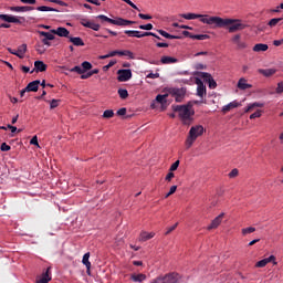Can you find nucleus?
I'll return each mask as SVG.
<instances>
[{"instance_id":"obj_11","label":"nucleus","mask_w":283,"mask_h":283,"mask_svg":"<svg viewBox=\"0 0 283 283\" xmlns=\"http://www.w3.org/2000/svg\"><path fill=\"white\" fill-rule=\"evenodd\" d=\"M224 218V212L220 213L217 218H214L210 226H208V231H211V229H218L220 224H222V219Z\"/></svg>"},{"instance_id":"obj_59","label":"nucleus","mask_w":283,"mask_h":283,"mask_svg":"<svg viewBox=\"0 0 283 283\" xmlns=\"http://www.w3.org/2000/svg\"><path fill=\"white\" fill-rule=\"evenodd\" d=\"M147 78H160V73H149Z\"/></svg>"},{"instance_id":"obj_57","label":"nucleus","mask_w":283,"mask_h":283,"mask_svg":"<svg viewBox=\"0 0 283 283\" xmlns=\"http://www.w3.org/2000/svg\"><path fill=\"white\" fill-rule=\"evenodd\" d=\"M90 24H91L90 20H86V19L81 20V25H83L84 28H90Z\"/></svg>"},{"instance_id":"obj_13","label":"nucleus","mask_w":283,"mask_h":283,"mask_svg":"<svg viewBox=\"0 0 283 283\" xmlns=\"http://www.w3.org/2000/svg\"><path fill=\"white\" fill-rule=\"evenodd\" d=\"M124 33H126L127 36H135L136 39H143L144 36H149L151 34V32L140 33V31L134 30H125Z\"/></svg>"},{"instance_id":"obj_1","label":"nucleus","mask_w":283,"mask_h":283,"mask_svg":"<svg viewBox=\"0 0 283 283\" xmlns=\"http://www.w3.org/2000/svg\"><path fill=\"white\" fill-rule=\"evenodd\" d=\"M180 17L182 19H187V21L199 19L201 23H206V25H213V28H226L228 29L229 34H233L234 32H242V30H247L248 28V25L240 19H224L220 17H211L208 14L197 13H184L180 14Z\"/></svg>"},{"instance_id":"obj_37","label":"nucleus","mask_w":283,"mask_h":283,"mask_svg":"<svg viewBox=\"0 0 283 283\" xmlns=\"http://www.w3.org/2000/svg\"><path fill=\"white\" fill-rule=\"evenodd\" d=\"M254 107H264V104L262 103H253V104H250L247 108H245V113H249L251 112L252 109H254Z\"/></svg>"},{"instance_id":"obj_46","label":"nucleus","mask_w":283,"mask_h":283,"mask_svg":"<svg viewBox=\"0 0 283 283\" xmlns=\"http://www.w3.org/2000/svg\"><path fill=\"white\" fill-rule=\"evenodd\" d=\"M88 28L91 30H94L95 32H98V30H101V24H96L94 22H91V24L88 25Z\"/></svg>"},{"instance_id":"obj_22","label":"nucleus","mask_w":283,"mask_h":283,"mask_svg":"<svg viewBox=\"0 0 283 283\" xmlns=\"http://www.w3.org/2000/svg\"><path fill=\"white\" fill-rule=\"evenodd\" d=\"M34 70L35 72H45L48 70V65L43 63V61H35Z\"/></svg>"},{"instance_id":"obj_47","label":"nucleus","mask_w":283,"mask_h":283,"mask_svg":"<svg viewBox=\"0 0 283 283\" xmlns=\"http://www.w3.org/2000/svg\"><path fill=\"white\" fill-rule=\"evenodd\" d=\"M139 30H154V24H151V23L142 24V25H139Z\"/></svg>"},{"instance_id":"obj_41","label":"nucleus","mask_w":283,"mask_h":283,"mask_svg":"<svg viewBox=\"0 0 283 283\" xmlns=\"http://www.w3.org/2000/svg\"><path fill=\"white\" fill-rule=\"evenodd\" d=\"M103 118H114V111L113 109H106L103 113Z\"/></svg>"},{"instance_id":"obj_63","label":"nucleus","mask_w":283,"mask_h":283,"mask_svg":"<svg viewBox=\"0 0 283 283\" xmlns=\"http://www.w3.org/2000/svg\"><path fill=\"white\" fill-rule=\"evenodd\" d=\"M175 174L172 172V171H170L167 176H166V180L168 181V182H171V179L172 178H175Z\"/></svg>"},{"instance_id":"obj_12","label":"nucleus","mask_w":283,"mask_h":283,"mask_svg":"<svg viewBox=\"0 0 283 283\" xmlns=\"http://www.w3.org/2000/svg\"><path fill=\"white\" fill-rule=\"evenodd\" d=\"M196 84L197 86V95L200 96V98H202L203 96L207 95V86H205V84L202 83V81L200 78L196 80Z\"/></svg>"},{"instance_id":"obj_23","label":"nucleus","mask_w":283,"mask_h":283,"mask_svg":"<svg viewBox=\"0 0 283 283\" xmlns=\"http://www.w3.org/2000/svg\"><path fill=\"white\" fill-rule=\"evenodd\" d=\"M259 74H262L263 76H273L277 71L275 69H259Z\"/></svg>"},{"instance_id":"obj_27","label":"nucleus","mask_w":283,"mask_h":283,"mask_svg":"<svg viewBox=\"0 0 283 283\" xmlns=\"http://www.w3.org/2000/svg\"><path fill=\"white\" fill-rule=\"evenodd\" d=\"M38 12H61L59 9H54L52 7L41 6L35 8Z\"/></svg>"},{"instance_id":"obj_49","label":"nucleus","mask_w":283,"mask_h":283,"mask_svg":"<svg viewBox=\"0 0 283 283\" xmlns=\"http://www.w3.org/2000/svg\"><path fill=\"white\" fill-rule=\"evenodd\" d=\"M50 3H56L57 6H62L64 8H67V4L62 0H49Z\"/></svg>"},{"instance_id":"obj_18","label":"nucleus","mask_w":283,"mask_h":283,"mask_svg":"<svg viewBox=\"0 0 283 283\" xmlns=\"http://www.w3.org/2000/svg\"><path fill=\"white\" fill-rule=\"evenodd\" d=\"M9 10L11 12H32L34 10V7L24 6V7H10Z\"/></svg>"},{"instance_id":"obj_9","label":"nucleus","mask_w":283,"mask_h":283,"mask_svg":"<svg viewBox=\"0 0 283 283\" xmlns=\"http://www.w3.org/2000/svg\"><path fill=\"white\" fill-rule=\"evenodd\" d=\"M187 92L184 88H174L172 90V96H175L176 103H182V98H185V95Z\"/></svg>"},{"instance_id":"obj_53","label":"nucleus","mask_w":283,"mask_h":283,"mask_svg":"<svg viewBox=\"0 0 283 283\" xmlns=\"http://www.w3.org/2000/svg\"><path fill=\"white\" fill-rule=\"evenodd\" d=\"M0 149L1 151H10L11 147L10 145L2 143Z\"/></svg>"},{"instance_id":"obj_64","label":"nucleus","mask_w":283,"mask_h":283,"mask_svg":"<svg viewBox=\"0 0 283 283\" xmlns=\"http://www.w3.org/2000/svg\"><path fill=\"white\" fill-rule=\"evenodd\" d=\"M156 45L157 48H169V44L165 42H157Z\"/></svg>"},{"instance_id":"obj_21","label":"nucleus","mask_w":283,"mask_h":283,"mask_svg":"<svg viewBox=\"0 0 283 283\" xmlns=\"http://www.w3.org/2000/svg\"><path fill=\"white\" fill-rule=\"evenodd\" d=\"M154 235H156V233L154 232H140L139 234V242H147V240H151V238H154Z\"/></svg>"},{"instance_id":"obj_56","label":"nucleus","mask_w":283,"mask_h":283,"mask_svg":"<svg viewBox=\"0 0 283 283\" xmlns=\"http://www.w3.org/2000/svg\"><path fill=\"white\" fill-rule=\"evenodd\" d=\"M127 114V108L123 107L117 111V116H125Z\"/></svg>"},{"instance_id":"obj_4","label":"nucleus","mask_w":283,"mask_h":283,"mask_svg":"<svg viewBox=\"0 0 283 283\" xmlns=\"http://www.w3.org/2000/svg\"><path fill=\"white\" fill-rule=\"evenodd\" d=\"M151 283H178V273H169L164 276H158Z\"/></svg>"},{"instance_id":"obj_34","label":"nucleus","mask_w":283,"mask_h":283,"mask_svg":"<svg viewBox=\"0 0 283 283\" xmlns=\"http://www.w3.org/2000/svg\"><path fill=\"white\" fill-rule=\"evenodd\" d=\"M192 39L197 41H207L210 36L209 34H192Z\"/></svg>"},{"instance_id":"obj_5","label":"nucleus","mask_w":283,"mask_h":283,"mask_svg":"<svg viewBox=\"0 0 283 283\" xmlns=\"http://www.w3.org/2000/svg\"><path fill=\"white\" fill-rule=\"evenodd\" d=\"M117 81L119 83H127V81H129L133 76L132 74V70L129 69H122L117 71Z\"/></svg>"},{"instance_id":"obj_42","label":"nucleus","mask_w":283,"mask_h":283,"mask_svg":"<svg viewBox=\"0 0 283 283\" xmlns=\"http://www.w3.org/2000/svg\"><path fill=\"white\" fill-rule=\"evenodd\" d=\"M70 72H76L77 74H85V70H83L81 66H74L70 70Z\"/></svg>"},{"instance_id":"obj_52","label":"nucleus","mask_w":283,"mask_h":283,"mask_svg":"<svg viewBox=\"0 0 283 283\" xmlns=\"http://www.w3.org/2000/svg\"><path fill=\"white\" fill-rule=\"evenodd\" d=\"M177 228H178V223H175L174 226L167 229L165 234L169 235V233H171L172 231H176Z\"/></svg>"},{"instance_id":"obj_58","label":"nucleus","mask_w":283,"mask_h":283,"mask_svg":"<svg viewBox=\"0 0 283 283\" xmlns=\"http://www.w3.org/2000/svg\"><path fill=\"white\" fill-rule=\"evenodd\" d=\"M107 56H109V59H112V56H120V51H112L107 54Z\"/></svg>"},{"instance_id":"obj_26","label":"nucleus","mask_w":283,"mask_h":283,"mask_svg":"<svg viewBox=\"0 0 283 283\" xmlns=\"http://www.w3.org/2000/svg\"><path fill=\"white\" fill-rule=\"evenodd\" d=\"M253 52H266L269 50V44L258 43L253 46Z\"/></svg>"},{"instance_id":"obj_24","label":"nucleus","mask_w":283,"mask_h":283,"mask_svg":"<svg viewBox=\"0 0 283 283\" xmlns=\"http://www.w3.org/2000/svg\"><path fill=\"white\" fill-rule=\"evenodd\" d=\"M52 276H50V268L42 274V277L38 281V283H50Z\"/></svg>"},{"instance_id":"obj_36","label":"nucleus","mask_w":283,"mask_h":283,"mask_svg":"<svg viewBox=\"0 0 283 283\" xmlns=\"http://www.w3.org/2000/svg\"><path fill=\"white\" fill-rule=\"evenodd\" d=\"M119 56H128V59H136L134 53L129 50L119 51Z\"/></svg>"},{"instance_id":"obj_31","label":"nucleus","mask_w":283,"mask_h":283,"mask_svg":"<svg viewBox=\"0 0 283 283\" xmlns=\"http://www.w3.org/2000/svg\"><path fill=\"white\" fill-rule=\"evenodd\" d=\"M157 32L161 35V36H164L165 39H181V36L180 35H171V34H169L167 31H165V30H157Z\"/></svg>"},{"instance_id":"obj_3","label":"nucleus","mask_w":283,"mask_h":283,"mask_svg":"<svg viewBox=\"0 0 283 283\" xmlns=\"http://www.w3.org/2000/svg\"><path fill=\"white\" fill-rule=\"evenodd\" d=\"M202 134H205V127H202V125L192 126L189 130V136L186 140L187 148L189 149V147H191V145L196 143V139L199 136H202Z\"/></svg>"},{"instance_id":"obj_15","label":"nucleus","mask_w":283,"mask_h":283,"mask_svg":"<svg viewBox=\"0 0 283 283\" xmlns=\"http://www.w3.org/2000/svg\"><path fill=\"white\" fill-rule=\"evenodd\" d=\"M82 263L86 266V274L92 275V262H90V252L83 255Z\"/></svg>"},{"instance_id":"obj_20","label":"nucleus","mask_w":283,"mask_h":283,"mask_svg":"<svg viewBox=\"0 0 283 283\" xmlns=\"http://www.w3.org/2000/svg\"><path fill=\"white\" fill-rule=\"evenodd\" d=\"M160 63H161L163 65H171L172 63H178V59L164 55V56H161V59H160Z\"/></svg>"},{"instance_id":"obj_32","label":"nucleus","mask_w":283,"mask_h":283,"mask_svg":"<svg viewBox=\"0 0 283 283\" xmlns=\"http://www.w3.org/2000/svg\"><path fill=\"white\" fill-rule=\"evenodd\" d=\"M117 94H118L119 98H122L123 101H125V98L129 97V92H127V90H125V88H119L117 91Z\"/></svg>"},{"instance_id":"obj_51","label":"nucleus","mask_w":283,"mask_h":283,"mask_svg":"<svg viewBox=\"0 0 283 283\" xmlns=\"http://www.w3.org/2000/svg\"><path fill=\"white\" fill-rule=\"evenodd\" d=\"M262 116V111H256L253 114L250 115V118L253 120V118H260Z\"/></svg>"},{"instance_id":"obj_60","label":"nucleus","mask_w":283,"mask_h":283,"mask_svg":"<svg viewBox=\"0 0 283 283\" xmlns=\"http://www.w3.org/2000/svg\"><path fill=\"white\" fill-rule=\"evenodd\" d=\"M30 145H36V147H39V138L36 136L32 137Z\"/></svg>"},{"instance_id":"obj_62","label":"nucleus","mask_w":283,"mask_h":283,"mask_svg":"<svg viewBox=\"0 0 283 283\" xmlns=\"http://www.w3.org/2000/svg\"><path fill=\"white\" fill-rule=\"evenodd\" d=\"M107 18H108V17L105 15V14H99V15H97V19H99L102 23H106Z\"/></svg>"},{"instance_id":"obj_48","label":"nucleus","mask_w":283,"mask_h":283,"mask_svg":"<svg viewBox=\"0 0 283 283\" xmlns=\"http://www.w3.org/2000/svg\"><path fill=\"white\" fill-rule=\"evenodd\" d=\"M177 189H178V186H171L169 192L165 196V198H169V196H174Z\"/></svg>"},{"instance_id":"obj_43","label":"nucleus","mask_w":283,"mask_h":283,"mask_svg":"<svg viewBox=\"0 0 283 283\" xmlns=\"http://www.w3.org/2000/svg\"><path fill=\"white\" fill-rule=\"evenodd\" d=\"M178 167H180V160H177V161H175L171 166H170V168H169V171H176L177 169H178Z\"/></svg>"},{"instance_id":"obj_38","label":"nucleus","mask_w":283,"mask_h":283,"mask_svg":"<svg viewBox=\"0 0 283 283\" xmlns=\"http://www.w3.org/2000/svg\"><path fill=\"white\" fill-rule=\"evenodd\" d=\"M242 235H249V233H255V228L249 227L241 230Z\"/></svg>"},{"instance_id":"obj_19","label":"nucleus","mask_w":283,"mask_h":283,"mask_svg":"<svg viewBox=\"0 0 283 283\" xmlns=\"http://www.w3.org/2000/svg\"><path fill=\"white\" fill-rule=\"evenodd\" d=\"M25 52H28V44H22L15 51L14 56H18L19 59H23L25 56Z\"/></svg>"},{"instance_id":"obj_50","label":"nucleus","mask_w":283,"mask_h":283,"mask_svg":"<svg viewBox=\"0 0 283 283\" xmlns=\"http://www.w3.org/2000/svg\"><path fill=\"white\" fill-rule=\"evenodd\" d=\"M82 67H83L82 70H84V72L86 70H92V63L85 61V62L82 63Z\"/></svg>"},{"instance_id":"obj_44","label":"nucleus","mask_w":283,"mask_h":283,"mask_svg":"<svg viewBox=\"0 0 283 283\" xmlns=\"http://www.w3.org/2000/svg\"><path fill=\"white\" fill-rule=\"evenodd\" d=\"M238 174H240V171L237 168H234L229 172L228 176L229 178H238Z\"/></svg>"},{"instance_id":"obj_6","label":"nucleus","mask_w":283,"mask_h":283,"mask_svg":"<svg viewBox=\"0 0 283 283\" xmlns=\"http://www.w3.org/2000/svg\"><path fill=\"white\" fill-rule=\"evenodd\" d=\"M39 34H40V36H43L41 39V42L43 43V45L51 48L52 42H50V41H54V39H55L54 33H52V31H50V32L39 31Z\"/></svg>"},{"instance_id":"obj_10","label":"nucleus","mask_w":283,"mask_h":283,"mask_svg":"<svg viewBox=\"0 0 283 283\" xmlns=\"http://www.w3.org/2000/svg\"><path fill=\"white\" fill-rule=\"evenodd\" d=\"M0 20L6 21L7 23H18L19 25L23 23L21 19H18L15 15H9V14H0Z\"/></svg>"},{"instance_id":"obj_14","label":"nucleus","mask_w":283,"mask_h":283,"mask_svg":"<svg viewBox=\"0 0 283 283\" xmlns=\"http://www.w3.org/2000/svg\"><path fill=\"white\" fill-rule=\"evenodd\" d=\"M237 107H242V103L238 101L230 102L228 105L222 107V113L228 114V112H231V109H235Z\"/></svg>"},{"instance_id":"obj_30","label":"nucleus","mask_w":283,"mask_h":283,"mask_svg":"<svg viewBox=\"0 0 283 283\" xmlns=\"http://www.w3.org/2000/svg\"><path fill=\"white\" fill-rule=\"evenodd\" d=\"M130 280H133V282H145V280H147V275H145V274H132Z\"/></svg>"},{"instance_id":"obj_8","label":"nucleus","mask_w":283,"mask_h":283,"mask_svg":"<svg viewBox=\"0 0 283 283\" xmlns=\"http://www.w3.org/2000/svg\"><path fill=\"white\" fill-rule=\"evenodd\" d=\"M231 42L237 45V50H247V42L242 41V35L240 33L234 34L231 38Z\"/></svg>"},{"instance_id":"obj_2","label":"nucleus","mask_w":283,"mask_h":283,"mask_svg":"<svg viewBox=\"0 0 283 283\" xmlns=\"http://www.w3.org/2000/svg\"><path fill=\"white\" fill-rule=\"evenodd\" d=\"M172 112H177L184 125H191L193 122V114H196L191 102H188L185 105H172Z\"/></svg>"},{"instance_id":"obj_54","label":"nucleus","mask_w":283,"mask_h":283,"mask_svg":"<svg viewBox=\"0 0 283 283\" xmlns=\"http://www.w3.org/2000/svg\"><path fill=\"white\" fill-rule=\"evenodd\" d=\"M276 94H283V82L277 83Z\"/></svg>"},{"instance_id":"obj_25","label":"nucleus","mask_w":283,"mask_h":283,"mask_svg":"<svg viewBox=\"0 0 283 283\" xmlns=\"http://www.w3.org/2000/svg\"><path fill=\"white\" fill-rule=\"evenodd\" d=\"M69 41L73 43V45H76V48H83V45H85V42H83V39L78 36L77 38L71 36L69 38Z\"/></svg>"},{"instance_id":"obj_61","label":"nucleus","mask_w":283,"mask_h":283,"mask_svg":"<svg viewBox=\"0 0 283 283\" xmlns=\"http://www.w3.org/2000/svg\"><path fill=\"white\" fill-rule=\"evenodd\" d=\"M138 17H139V19H144V20H146V21L149 20V19H151V15L145 14V13H139Z\"/></svg>"},{"instance_id":"obj_7","label":"nucleus","mask_w":283,"mask_h":283,"mask_svg":"<svg viewBox=\"0 0 283 283\" xmlns=\"http://www.w3.org/2000/svg\"><path fill=\"white\" fill-rule=\"evenodd\" d=\"M199 76L203 78L206 83H208L210 90H216V87H218V83H216V80H213V76H211V74L206 72H200Z\"/></svg>"},{"instance_id":"obj_55","label":"nucleus","mask_w":283,"mask_h":283,"mask_svg":"<svg viewBox=\"0 0 283 283\" xmlns=\"http://www.w3.org/2000/svg\"><path fill=\"white\" fill-rule=\"evenodd\" d=\"M265 260H266L268 264H269L270 262H273L274 265L277 264V262L275 261V255H270V256L266 258Z\"/></svg>"},{"instance_id":"obj_16","label":"nucleus","mask_w":283,"mask_h":283,"mask_svg":"<svg viewBox=\"0 0 283 283\" xmlns=\"http://www.w3.org/2000/svg\"><path fill=\"white\" fill-rule=\"evenodd\" d=\"M51 34H56L57 36H64L67 39V36H70V31L66 28L59 27L57 29H52Z\"/></svg>"},{"instance_id":"obj_33","label":"nucleus","mask_w":283,"mask_h":283,"mask_svg":"<svg viewBox=\"0 0 283 283\" xmlns=\"http://www.w3.org/2000/svg\"><path fill=\"white\" fill-rule=\"evenodd\" d=\"M134 23H136L135 21H132V20H125L123 18H119V22H118V25L120 27H127V25H134Z\"/></svg>"},{"instance_id":"obj_28","label":"nucleus","mask_w":283,"mask_h":283,"mask_svg":"<svg viewBox=\"0 0 283 283\" xmlns=\"http://www.w3.org/2000/svg\"><path fill=\"white\" fill-rule=\"evenodd\" d=\"M252 85L247 83L244 78H240L238 82V88L239 90H251Z\"/></svg>"},{"instance_id":"obj_40","label":"nucleus","mask_w":283,"mask_h":283,"mask_svg":"<svg viewBox=\"0 0 283 283\" xmlns=\"http://www.w3.org/2000/svg\"><path fill=\"white\" fill-rule=\"evenodd\" d=\"M266 264H269L268 261H266V259H263V260L258 261V262L255 263V268H256V269H264V266H266Z\"/></svg>"},{"instance_id":"obj_45","label":"nucleus","mask_w":283,"mask_h":283,"mask_svg":"<svg viewBox=\"0 0 283 283\" xmlns=\"http://www.w3.org/2000/svg\"><path fill=\"white\" fill-rule=\"evenodd\" d=\"M118 22H119V18H116V19L107 18L106 20V23H111V25H118Z\"/></svg>"},{"instance_id":"obj_35","label":"nucleus","mask_w":283,"mask_h":283,"mask_svg":"<svg viewBox=\"0 0 283 283\" xmlns=\"http://www.w3.org/2000/svg\"><path fill=\"white\" fill-rule=\"evenodd\" d=\"M167 96H169V95L168 94H165V95L158 94L156 96L157 103H160V105H165V103H167Z\"/></svg>"},{"instance_id":"obj_39","label":"nucleus","mask_w":283,"mask_h":283,"mask_svg":"<svg viewBox=\"0 0 283 283\" xmlns=\"http://www.w3.org/2000/svg\"><path fill=\"white\" fill-rule=\"evenodd\" d=\"M50 103V109H56L59 107V104L61 103V99H52Z\"/></svg>"},{"instance_id":"obj_17","label":"nucleus","mask_w":283,"mask_h":283,"mask_svg":"<svg viewBox=\"0 0 283 283\" xmlns=\"http://www.w3.org/2000/svg\"><path fill=\"white\" fill-rule=\"evenodd\" d=\"M39 85H41V81L39 80L30 82L27 87H24V92H39Z\"/></svg>"},{"instance_id":"obj_29","label":"nucleus","mask_w":283,"mask_h":283,"mask_svg":"<svg viewBox=\"0 0 283 283\" xmlns=\"http://www.w3.org/2000/svg\"><path fill=\"white\" fill-rule=\"evenodd\" d=\"M282 24H283V18H274L268 22V25L270 28H275V25H282Z\"/></svg>"}]
</instances>
